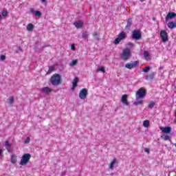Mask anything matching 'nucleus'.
Instances as JSON below:
<instances>
[{"instance_id":"4468645a","label":"nucleus","mask_w":176,"mask_h":176,"mask_svg":"<svg viewBox=\"0 0 176 176\" xmlns=\"http://www.w3.org/2000/svg\"><path fill=\"white\" fill-rule=\"evenodd\" d=\"M161 130H162V133H166V134L171 133V127H170V126L161 127Z\"/></svg>"},{"instance_id":"1a4fd4ad","label":"nucleus","mask_w":176,"mask_h":176,"mask_svg":"<svg viewBox=\"0 0 176 176\" xmlns=\"http://www.w3.org/2000/svg\"><path fill=\"white\" fill-rule=\"evenodd\" d=\"M81 100H85L87 97V89L86 88L82 89L78 94Z\"/></svg>"},{"instance_id":"37998d69","label":"nucleus","mask_w":176,"mask_h":176,"mask_svg":"<svg viewBox=\"0 0 176 176\" xmlns=\"http://www.w3.org/2000/svg\"><path fill=\"white\" fill-rule=\"evenodd\" d=\"M3 153V151L2 149H0V156Z\"/></svg>"},{"instance_id":"bb28decb","label":"nucleus","mask_w":176,"mask_h":176,"mask_svg":"<svg viewBox=\"0 0 176 176\" xmlns=\"http://www.w3.org/2000/svg\"><path fill=\"white\" fill-rule=\"evenodd\" d=\"M78 64V60H73L71 63L69 64L70 67H75Z\"/></svg>"},{"instance_id":"cd10ccee","label":"nucleus","mask_w":176,"mask_h":176,"mask_svg":"<svg viewBox=\"0 0 176 176\" xmlns=\"http://www.w3.org/2000/svg\"><path fill=\"white\" fill-rule=\"evenodd\" d=\"M151 71V67L147 66L142 69V72L148 73Z\"/></svg>"},{"instance_id":"c85d7f7f","label":"nucleus","mask_w":176,"mask_h":176,"mask_svg":"<svg viewBox=\"0 0 176 176\" xmlns=\"http://www.w3.org/2000/svg\"><path fill=\"white\" fill-rule=\"evenodd\" d=\"M93 37L95 38V39H96V41H100V38L98 37V33L95 32L93 34Z\"/></svg>"},{"instance_id":"c03bdc74","label":"nucleus","mask_w":176,"mask_h":176,"mask_svg":"<svg viewBox=\"0 0 176 176\" xmlns=\"http://www.w3.org/2000/svg\"><path fill=\"white\" fill-rule=\"evenodd\" d=\"M41 2H46V0H41Z\"/></svg>"},{"instance_id":"ea45409f","label":"nucleus","mask_w":176,"mask_h":176,"mask_svg":"<svg viewBox=\"0 0 176 176\" xmlns=\"http://www.w3.org/2000/svg\"><path fill=\"white\" fill-rule=\"evenodd\" d=\"M30 13H35V9L30 8Z\"/></svg>"},{"instance_id":"72a5a7b5","label":"nucleus","mask_w":176,"mask_h":176,"mask_svg":"<svg viewBox=\"0 0 176 176\" xmlns=\"http://www.w3.org/2000/svg\"><path fill=\"white\" fill-rule=\"evenodd\" d=\"M30 141H31V139L30 138V137H28L25 140L24 144H29Z\"/></svg>"},{"instance_id":"6e6552de","label":"nucleus","mask_w":176,"mask_h":176,"mask_svg":"<svg viewBox=\"0 0 176 176\" xmlns=\"http://www.w3.org/2000/svg\"><path fill=\"white\" fill-rule=\"evenodd\" d=\"M131 53V52H130V50H129V49L124 50L121 56L122 60H124V61L129 60V57H130Z\"/></svg>"},{"instance_id":"473e14b6","label":"nucleus","mask_w":176,"mask_h":176,"mask_svg":"<svg viewBox=\"0 0 176 176\" xmlns=\"http://www.w3.org/2000/svg\"><path fill=\"white\" fill-rule=\"evenodd\" d=\"M35 14L38 17H41V16H42V14H41V12H39V11H35Z\"/></svg>"},{"instance_id":"5701e85b","label":"nucleus","mask_w":176,"mask_h":176,"mask_svg":"<svg viewBox=\"0 0 176 176\" xmlns=\"http://www.w3.org/2000/svg\"><path fill=\"white\" fill-rule=\"evenodd\" d=\"M82 39H87V38H89V34H87V31L82 33Z\"/></svg>"},{"instance_id":"f704fd0d","label":"nucleus","mask_w":176,"mask_h":176,"mask_svg":"<svg viewBox=\"0 0 176 176\" xmlns=\"http://www.w3.org/2000/svg\"><path fill=\"white\" fill-rule=\"evenodd\" d=\"M144 57H149V52L148 51H144Z\"/></svg>"},{"instance_id":"f3484780","label":"nucleus","mask_w":176,"mask_h":176,"mask_svg":"<svg viewBox=\"0 0 176 176\" xmlns=\"http://www.w3.org/2000/svg\"><path fill=\"white\" fill-rule=\"evenodd\" d=\"M79 82V78L78 77H76L74 80H73V85H72V90H74V89L75 87H76V86H78V83Z\"/></svg>"},{"instance_id":"0eeeda50","label":"nucleus","mask_w":176,"mask_h":176,"mask_svg":"<svg viewBox=\"0 0 176 176\" xmlns=\"http://www.w3.org/2000/svg\"><path fill=\"white\" fill-rule=\"evenodd\" d=\"M160 35L162 39V42H168V34L166 30H161Z\"/></svg>"},{"instance_id":"de8ad7c7","label":"nucleus","mask_w":176,"mask_h":176,"mask_svg":"<svg viewBox=\"0 0 176 176\" xmlns=\"http://www.w3.org/2000/svg\"><path fill=\"white\" fill-rule=\"evenodd\" d=\"M19 50H21V47H19Z\"/></svg>"},{"instance_id":"f257e3e1","label":"nucleus","mask_w":176,"mask_h":176,"mask_svg":"<svg viewBox=\"0 0 176 176\" xmlns=\"http://www.w3.org/2000/svg\"><path fill=\"white\" fill-rule=\"evenodd\" d=\"M50 82L52 86H58V85H61V76L58 74H54L50 78Z\"/></svg>"},{"instance_id":"49530a36","label":"nucleus","mask_w":176,"mask_h":176,"mask_svg":"<svg viewBox=\"0 0 176 176\" xmlns=\"http://www.w3.org/2000/svg\"><path fill=\"white\" fill-rule=\"evenodd\" d=\"M0 19H2V15L0 14Z\"/></svg>"},{"instance_id":"4be33fe9","label":"nucleus","mask_w":176,"mask_h":176,"mask_svg":"<svg viewBox=\"0 0 176 176\" xmlns=\"http://www.w3.org/2000/svg\"><path fill=\"white\" fill-rule=\"evenodd\" d=\"M16 162H17V156H16V155L13 154L12 155H11V163L12 164H14V163H16Z\"/></svg>"},{"instance_id":"09e8293b","label":"nucleus","mask_w":176,"mask_h":176,"mask_svg":"<svg viewBox=\"0 0 176 176\" xmlns=\"http://www.w3.org/2000/svg\"><path fill=\"white\" fill-rule=\"evenodd\" d=\"M153 20H155V17H153Z\"/></svg>"},{"instance_id":"2eb2a0df","label":"nucleus","mask_w":176,"mask_h":176,"mask_svg":"<svg viewBox=\"0 0 176 176\" xmlns=\"http://www.w3.org/2000/svg\"><path fill=\"white\" fill-rule=\"evenodd\" d=\"M76 28H82L83 27V22L82 21H76L74 23Z\"/></svg>"},{"instance_id":"412c9836","label":"nucleus","mask_w":176,"mask_h":176,"mask_svg":"<svg viewBox=\"0 0 176 176\" xmlns=\"http://www.w3.org/2000/svg\"><path fill=\"white\" fill-rule=\"evenodd\" d=\"M26 30H28V31L31 32L34 30V24L32 23H29L26 26Z\"/></svg>"},{"instance_id":"9b49d317","label":"nucleus","mask_w":176,"mask_h":176,"mask_svg":"<svg viewBox=\"0 0 176 176\" xmlns=\"http://www.w3.org/2000/svg\"><path fill=\"white\" fill-rule=\"evenodd\" d=\"M121 102H122L123 105L129 106V101H127V95L124 94L122 96Z\"/></svg>"},{"instance_id":"79ce46f5","label":"nucleus","mask_w":176,"mask_h":176,"mask_svg":"<svg viewBox=\"0 0 176 176\" xmlns=\"http://www.w3.org/2000/svg\"><path fill=\"white\" fill-rule=\"evenodd\" d=\"M128 45L129 46H131V47L134 46V44L133 43H129Z\"/></svg>"},{"instance_id":"a19ab883","label":"nucleus","mask_w":176,"mask_h":176,"mask_svg":"<svg viewBox=\"0 0 176 176\" xmlns=\"http://www.w3.org/2000/svg\"><path fill=\"white\" fill-rule=\"evenodd\" d=\"M144 151L146 152V153H149V148H144Z\"/></svg>"},{"instance_id":"e433bc0d","label":"nucleus","mask_w":176,"mask_h":176,"mask_svg":"<svg viewBox=\"0 0 176 176\" xmlns=\"http://www.w3.org/2000/svg\"><path fill=\"white\" fill-rule=\"evenodd\" d=\"M53 69H54L53 67H50L47 74H50V72H53Z\"/></svg>"},{"instance_id":"f03ea898","label":"nucleus","mask_w":176,"mask_h":176,"mask_svg":"<svg viewBox=\"0 0 176 176\" xmlns=\"http://www.w3.org/2000/svg\"><path fill=\"white\" fill-rule=\"evenodd\" d=\"M146 96V89L144 87L139 89L135 94V100H142Z\"/></svg>"},{"instance_id":"2f4dec72","label":"nucleus","mask_w":176,"mask_h":176,"mask_svg":"<svg viewBox=\"0 0 176 176\" xmlns=\"http://www.w3.org/2000/svg\"><path fill=\"white\" fill-rule=\"evenodd\" d=\"M1 14L3 16V17H6V16H8V11L7 10H3L1 12Z\"/></svg>"},{"instance_id":"6ab92c4d","label":"nucleus","mask_w":176,"mask_h":176,"mask_svg":"<svg viewBox=\"0 0 176 176\" xmlns=\"http://www.w3.org/2000/svg\"><path fill=\"white\" fill-rule=\"evenodd\" d=\"M116 163V159L114 158L113 160L111 162V163L109 164V167L111 170H113V166H115V164Z\"/></svg>"},{"instance_id":"58836bf2","label":"nucleus","mask_w":176,"mask_h":176,"mask_svg":"<svg viewBox=\"0 0 176 176\" xmlns=\"http://www.w3.org/2000/svg\"><path fill=\"white\" fill-rule=\"evenodd\" d=\"M71 49H72V50H73V51H75V50H76L75 45H74V44H72V45H71Z\"/></svg>"},{"instance_id":"a878e982","label":"nucleus","mask_w":176,"mask_h":176,"mask_svg":"<svg viewBox=\"0 0 176 176\" xmlns=\"http://www.w3.org/2000/svg\"><path fill=\"white\" fill-rule=\"evenodd\" d=\"M161 138H162V140H164V141L170 140V136H168L167 135H163L161 136Z\"/></svg>"},{"instance_id":"9d476101","label":"nucleus","mask_w":176,"mask_h":176,"mask_svg":"<svg viewBox=\"0 0 176 176\" xmlns=\"http://www.w3.org/2000/svg\"><path fill=\"white\" fill-rule=\"evenodd\" d=\"M174 17H176L175 12H168L166 16V21H168L170 19H174Z\"/></svg>"},{"instance_id":"4c0bfd02","label":"nucleus","mask_w":176,"mask_h":176,"mask_svg":"<svg viewBox=\"0 0 176 176\" xmlns=\"http://www.w3.org/2000/svg\"><path fill=\"white\" fill-rule=\"evenodd\" d=\"M1 60L3 61V60H6V56L5 55H1Z\"/></svg>"},{"instance_id":"393cba45","label":"nucleus","mask_w":176,"mask_h":176,"mask_svg":"<svg viewBox=\"0 0 176 176\" xmlns=\"http://www.w3.org/2000/svg\"><path fill=\"white\" fill-rule=\"evenodd\" d=\"M102 72L103 74H105V67H99V68L97 69L96 72Z\"/></svg>"},{"instance_id":"c9c22d12","label":"nucleus","mask_w":176,"mask_h":176,"mask_svg":"<svg viewBox=\"0 0 176 176\" xmlns=\"http://www.w3.org/2000/svg\"><path fill=\"white\" fill-rule=\"evenodd\" d=\"M153 107H155V103L154 102H151L149 105H148V108L150 109H152V108H153Z\"/></svg>"},{"instance_id":"aec40b11","label":"nucleus","mask_w":176,"mask_h":176,"mask_svg":"<svg viewBox=\"0 0 176 176\" xmlns=\"http://www.w3.org/2000/svg\"><path fill=\"white\" fill-rule=\"evenodd\" d=\"M5 146H6V148L7 151H8V152H10V148L12 146V144H10L9 143V140L6 141Z\"/></svg>"},{"instance_id":"7c9ffc66","label":"nucleus","mask_w":176,"mask_h":176,"mask_svg":"<svg viewBox=\"0 0 176 176\" xmlns=\"http://www.w3.org/2000/svg\"><path fill=\"white\" fill-rule=\"evenodd\" d=\"M142 102H144L143 100H140V101H138V102H135L133 104L134 105H142Z\"/></svg>"},{"instance_id":"39448f33","label":"nucleus","mask_w":176,"mask_h":176,"mask_svg":"<svg viewBox=\"0 0 176 176\" xmlns=\"http://www.w3.org/2000/svg\"><path fill=\"white\" fill-rule=\"evenodd\" d=\"M132 38L136 41H140L142 38L140 30H135L132 32Z\"/></svg>"},{"instance_id":"423d86ee","label":"nucleus","mask_w":176,"mask_h":176,"mask_svg":"<svg viewBox=\"0 0 176 176\" xmlns=\"http://www.w3.org/2000/svg\"><path fill=\"white\" fill-rule=\"evenodd\" d=\"M138 64H140L138 60H135L132 63H128L125 65V68H127L128 69H133V68H137V67H138Z\"/></svg>"},{"instance_id":"ddd939ff","label":"nucleus","mask_w":176,"mask_h":176,"mask_svg":"<svg viewBox=\"0 0 176 176\" xmlns=\"http://www.w3.org/2000/svg\"><path fill=\"white\" fill-rule=\"evenodd\" d=\"M146 80H149L150 82L151 80H153V79H155V72H152L150 74L147 75L145 77Z\"/></svg>"},{"instance_id":"b1692460","label":"nucleus","mask_w":176,"mask_h":176,"mask_svg":"<svg viewBox=\"0 0 176 176\" xmlns=\"http://www.w3.org/2000/svg\"><path fill=\"white\" fill-rule=\"evenodd\" d=\"M143 126L144 127H146V129L149 127V120H146L143 122Z\"/></svg>"},{"instance_id":"a18cd8bd","label":"nucleus","mask_w":176,"mask_h":176,"mask_svg":"<svg viewBox=\"0 0 176 176\" xmlns=\"http://www.w3.org/2000/svg\"><path fill=\"white\" fill-rule=\"evenodd\" d=\"M144 1H145V0H140V2H144Z\"/></svg>"},{"instance_id":"dca6fc26","label":"nucleus","mask_w":176,"mask_h":176,"mask_svg":"<svg viewBox=\"0 0 176 176\" xmlns=\"http://www.w3.org/2000/svg\"><path fill=\"white\" fill-rule=\"evenodd\" d=\"M42 91L43 93H45V94H49V93H52L53 91V89L47 87H45L42 88Z\"/></svg>"},{"instance_id":"f8f14e48","label":"nucleus","mask_w":176,"mask_h":176,"mask_svg":"<svg viewBox=\"0 0 176 176\" xmlns=\"http://www.w3.org/2000/svg\"><path fill=\"white\" fill-rule=\"evenodd\" d=\"M133 25V19L129 18L126 21V25L125 26V30H130V27Z\"/></svg>"},{"instance_id":"a211bd4d","label":"nucleus","mask_w":176,"mask_h":176,"mask_svg":"<svg viewBox=\"0 0 176 176\" xmlns=\"http://www.w3.org/2000/svg\"><path fill=\"white\" fill-rule=\"evenodd\" d=\"M168 28H170V30H173V28H176V21H170L168 23Z\"/></svg>"},{"instance_id":"7ed1b4c3","label":"nucleus","mask_w":176,"mask_h":176,"mask_svg":"<svg viewBox=\"0 0 176 176\" xmlns=\"http://www.w3.org/2000/svg\"><path fill=\"white\" fill-rule=\"evenodd\" d=\"M30 159H31V154L26 153L22 156V158L20 162L21 166H25L28 163L30 162Z\"/></svg>"},{"instance_id":"20e7f679","label":"nucleus","mask_w":176,"mask_h":176,"mask_svg":"<svg viewBox=\"0 0 176 176\" xmlns=\"http://www.w3.org/2000/svg\"><path fill=\"white\" fill-rule=\"evenodd\" d=\"M124 39H126V32H121L120 34H118V38L114 40L115 45H119L120 41H124Z\"/></svg>"},{"instance_id":"c756f323","label":"nucleus","mask_w":176,"mask_h":176,"mask_svg":"<svg viewBox=\"0 0 176 176\" xmlns=\"http://www.w3.org/2000/svg\"><path fill=\"white\" fill-rule=\"evenodd\" d=\"M8 101H9V104L10 105H12V104H13V102H14V98L13 96H11L9 99H8Z\"/></svg>"}]
</instances>
